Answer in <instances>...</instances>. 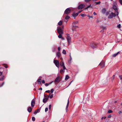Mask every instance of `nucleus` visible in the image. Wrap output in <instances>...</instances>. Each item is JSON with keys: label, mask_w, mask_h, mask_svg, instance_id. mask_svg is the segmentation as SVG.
I'll use <instances>...</instances> for the list:
<instances>
[{"label": "nucleus", "mask_w": 122, "mask_h": 122, "mask_svg": "<svg viewBox=\"0 0 122 122\" xmlns=\"http://www.w3.org/2000/svg\"><path fill=\"white\" fill-rule=\"evenodd\" d=\"M118 15V12H116L115 13L111 12V11L107 12L106 13V16L108 15V19H111L113 17L116 16V15Z\"/></svg>", "instance_id": "f257e3e1"}, {"label": "nucleus", "mask_w": 122, "mask_h": 122, "mask_svg": "<svg viewBox=\"0 0 122 122\" xmlns=\"http://www.w3.org/2000/svg\"><path fill=\"white\" fill-rule=\"evenodd\" d=\"M66 35L67 36L66 37V38L68 41V44L69 45L71 43V37L69 36V34H67Z\"/></svg>", "instance_id": "f03ea898"}, {"label": "nucleus", "mask_w": 122, "mask_h": 122, "mask_svg": "<svg viewBox=\"0 0 122 122\" xmlns=\"http://www.w3.org/2000/svg\"><path fill=\"white\" fill-rule=\"evenodd\" d=\"M57 31L58 33L59 34H63V29H62L60 27H58L57 29Z\"/></svg>", "instance_id": "7ed1b4c3"}, {"label": "nucleus", "mask_w": 122, "mask_h": 122, "mask_svg": "<svg viewBox=\"0 0 122 122\" xmlns=\"http://www.w3.org/2000/svg\"><path fill=\"white\" fill-rule=\"evenodd\" d=\"M78 13L77 12H76L75 11H73L72 13V15L74 17V19H76V17L78 15Z\"/></svg>", "instance_id": "20e7f679"}, {"label": "nucleus", "mask_w": 122, "mask_h": 122, "mask_svg": "<svg viewBox=\"0 0 122 122\" xmlns=\"http://www.w3.org/2000/svg\"><path fill=\"white\" fill-rule=\"evenodd\" d=\"M54 62L56 65V66L58 68L59 66V62L58 61L54 60Z\"/></svg>", "instance_id": "39448f33"}, {"label": "nucleus", "mask_w": 122, "mask_h": 122, "mask_svg": "<svg viewBox=\"0 0 122 122\" xmlns=\"http://www.w3.org/2000/svg\"><path fill=\"white\" fill-rule=\"evenodd\" d=\"M71 11V10L69 8H67L65 11L64 13L67 14L70 12Z\"/></svg>", "instance_id": "423d86ee"}, {"label": "nucleus", "mask_w": 122, "mask_h": 122, "mask_svg": "<svg viewBox=\"0 0 122 122\" xmlns=\"http://www.w3.org/2000/svg\"><path fill=\"white\" fill-rule=\"evenodd\" d=\"M61 78L59 76H58L55 79L54 81L55 82H58L60 81H61Z\"/></svg>", "instance_id": "0eeeda50"}, {"label": "nucleus", "mask_w": 122, "mask_h": 122, "mask_svg": "<svg viewBox=\"0 0 122 122\" xmlns=\"http://www.w3.org/2000/svg\"><path fill=\"white\" fill-rule=\"evenodd\" d=\"M91 47L93 49L96 48L97 47V45L95 43H93L91 45Z\"/></svg>", "instance_id": "6e6552de"}, {"label": "nucleus", "mask_w": 122, "mask_h": 122, "mask_svg": "<svg viewBox=\"0 0 122 122\" xmlns=\"http://www.w3.org/2000/svg\"><path fill=\"white\" fill-rule=\"evenodd\" d=\"M35 101L34 100H32V101H31V106L32 107H33L35 105Z\"/></svg>", "instance_id": "1a4fd4ad"}, {"label": "nucleus", "mask_w": 122, "mask_h": 122, "mask_svg": "<svg viewBox=\"0 0 122 122\" xmlns=\"http://www.w3.org/2000/svg\"><path fill=\"white\" fill-rule=\"evenodd\" d=\"M99 65L102 68L103 67L105 66V64L104 62H101L100 64Z\"/></svg>", "instance_id": "9d476101"}, {"label": "nucleus", "mask_w": 122, "mask_h": 122, "mask_svg": "<svg viewBox=\"0 0 122 122\" xmlns=\"http://www.w3.org/2000/svg\"><path fill=\"white\" fill-rule=\"evenodd\" d=\"M85 7V4H81L79 5L78 8H84Z\"/></svg>", "instance_id": "9b49d317"}, {"label": "nucleus", "mask_w": 122, "mask_h": 122, "mask_svg": "<svg viewBox=\"0 0 122 122\" xmlns=\"http://www.w3.org/2000/svg\"><path fill=\"white\" fill-rule=\"evenodd\" d=\"M56 55L58 58H59L61 56L60 52H57L56 53Z\"/></svg>", "instance_id": "f8f14e48"}, {"label": "nucleus", "mask_w": 122, "mask_h": 122, "mask_svg": "<svg viewBox=\"0 0 122 122\" xmlns=\"http://www.w3.org/2000/svg\"><path fill=\"white\" fill-rule=\"evenodd\" d=\"M48 100V98L47 97H46L44 98L43 100V102L44 103L45 102L47 101Z\"/></svg>", "instance_id": "ddd939ff"}, {"label": "nucleus", "mask_w": 122, "mask_h": 122, "mask_svg": "<svg viewBox=\"0 0 122 122\" xmlns=\"http://www.w3.org/2000/svg\"><path fill=\"white\" fill-rule=\"evenodd\" d=\"M78 9L79 10H79L78 11H78L77 12L78 13V14L81 12L83 11V10H82V8H78Z\"/></svg>", "instance_id": "4468645a"}, {"label": "nucleus", "mask_w": 122, "mask_h": 122, "mask_svg": "<svg viewBox=\"0 0 122 122\" xmlns=\"http://www.w3.org/2000/svg\"><path fill=\"white\" fill-rule=\"evenodd\" d=\"M28 111L30 113V112L32 111V109L31 107H30L28 108L27 109Z\"/></svg>", "instance_id": "2eb2a0df"}, {"label": "nucleus", "mask_w": 122, "mask_h": 122, "mask_svg": "<svg viewBox=\"0 0 122 122\" xmlns=\"http://www.w3.org/2000/svg\"><path fill=\"white\" fill-rule=\"evenodd\" d=\"M119 53V52H118L117 53L113 54L112 55V57H115Z\"/></svg>", "instance_id": "dca6fc26"}, {"label": "nucleus", "mask_w": 122, "mask_h": 122, "mask_svg": "<svg viewBox=\"0 0 122 122\" xmlns=\"http://www.w3.org/2000/svg\"><path fill=\"white\" fill-rule=\"evenodd\" d=\"M60 64L61 66H62L64 65V62L62 61H61L60 63Z\"/></svg>", "instance_id": "f3484780"}, {"label": "nucleus", "mask_w": 122, "mask_h": 122, "mask_svg": "<svg viewBox=\"0 0 122 122\" xmlns=\"http://www.w3.org/2000/svg\"><path fill=\"white\" fill-rule=\"evenodd\" d=\"M102 28V30H101V32H103V30H106V27H101Z\"/></svg>", "instance_id": "a211bd4d"}, {"label": "nucleus", "mask_w": 122, "mask_h": 122, "mask_svg": "<svg viewBox=\"0 0 122 122\" xmlns=\"http://www.w3.org/2000/svg\"><path fill=\"white\" fill-rule=\"evenodd\" d=\"M41 79H39L37 80V81L38 82V84H41Z\"/></svg>", "instance_id": "6ab92c4d"}, {"label": "nucleus", "mask_w": 122, "mask_h": 122, "mask_svg": "<svg viewBox=\"0 0 122 122\" xmlns=\"http://www.w3.org/2000/svg\"><path fill=\"white\" fill-rule=\"evenodd\" d=\"M106 11V10L105 9V8H103L102 11V13H103V14H104L105 13V12Z\"/></svg>", "instance_id": "aec40b11"}, {"label": "nucleus", "mask_w": 122, "mask_h": 122, "mask_svg": "<svg viewBox=\"0 0 122 122\" xmlns=\"http://www.w3.org/2000/svg\"><path fill=\"white\" fill-rule=\"evenodd\" d=\"M62 21H60L58 23V24L59 25H62Z\"/></svg>", "instance_id": "412c9836"}, {"label": "nucleus", "mask_w": 122, "mask_h": 122, "mask_svg": "<svg viewBox=\"0 0 122 122\" xmlns=\"http://www.w3.org/2000/svg\"><path fill=\"white\" fill-rule=\"evenodd\" d=\"M52 82L53 81H52V82H50L49 83H46L45 84V85L46 86H48L49 85L51 84Z\"/></svg>", "instance_id": "4be33fe9"}, {"label": "nucleus", "mask_w": 122, "mask_h": 122, "mask_svg": "<svg viewBox=\"0 0 122 122\" xmlns=\"http://www.w3.org/2000/svg\"><path fill=\"white\" fill-rule=\"evenodd\" d=\"M69 100H68V102H67V105H66V111H67V108H68V105H69Z\"/></svg>", "instance_id": "5701e85b"}, {"label": "nucleus", "mask_w": 122, "mask_h": 122, "mask_svg": "<svg viewBox=\"0 0 122 122\" xmlns=\"http://www.w3.org/2000/svg\"><path fill=\"white\" fill-rule=\"evenodd\" d=\"M69 78V76L68 75H67L66 76L65 80H67Z\"/></svg>", "instance_id": "b1692460"}, {"label": "nucleus", "mask_w": 122, "mask_h": 122, "mask_svg": "<svg viewBox=\"0 0 122 122\" xmlns=\"http://www.w3.org/2000/svg\"><path fill=\"white\" fill-rule=\"evenodd\" d=\"M62 53L64 54H66V51L65 50H63L62 51Z\"/></svg>", "instance_id": "393cba45"}, {"label": "nucleus", "mask_w": 122, "mask_h": 122, "mask_svg": "<svg viewBox=\"0 0 122 122\" xmlns=\"http://www.w3.org/2000/svg\"><path fill=\"white\" fill-rule=\"evenodd\" d=\"M64 70L63 69H61V70L60 71V72L62 74L63 73H64Z\"/></svg>", "instance_id": "a878e982"}, {"label": "nucleus", "mask_w": 122, "mask_h": 122, "mask_svg": "<svg viewBox=\"0 0 122 122\" xmlns=\"http://www.w3.org/2000/svg\"><path fill=\"white\" fill-rule=\"evenodd\" d=\"M62 34H59V35L58 36V37L59 38H61V37H62L61 35Z\"/></svg>", "instance_id": "bb28decb"}, {"label": "nucleus", "mask_w": 122, "mask_h": 122, "mask_svg": "<svg viewBox=\"0 0 122 122\" xmlns=\"http://www.w3.org/2000/svg\"><path fill=\"white\" fill-rule=\"evenodd\" d=\"M112 111L111 110H109L108 112V113H112Z\"/></svg>", "instance_id": "cd10ccee"}, {"label": "nucleus", "mask_w": 122, "mask_h": 122, "mask_svg": "<svg viewBox=\"0 0 122 122\" xmlns=\"http://www.w3.org/2000/svg\"><path fill=\"white\" fill-rule=\"evenodd\" d=\"M78 21H76V22H73V24L74 25H76L78 24Z\"/></svg>", "instance_id": "c85d7f7f"}, {"label": "nucleus", "mask_w": 122, "mask_h": 122, "mask_svg": "<svg viewBox=\"0 0 122 122\" xmlns=\"http://www.w3.org/2000/svg\"><path fill=\"white\" fill-rule=\"evenodd\" d=\"M70 18V17L68 16H66L65 18V19H66V20H68V19H69Z\"/></svg>", "instance_id": "c756f323"}, {"label": "nucleus", "mask_w": 122, "mask_h": 122, "mask_svg": "<svg viewBox=\"0 0 122 122\" xmlns=\"http://www.w3.org/2000/svg\"><path fill=\"white\" fill-rule=\"evenodd\" d=\"M32 120L33 121H34L35 120V117H32Z\"/></svg>", "instance_id": "7c9ffc66"}, {"label": "nucleus", "mask_w": 122, "mask_h": 122, "mask_svg": "<svg viewBox=\"0 0 122 122\" xmlns=\"http://www.w3.org/2000/svg\"><path fill=\"white\" fill-rule=\"evenodd\" d=\"M120 79L122 81V75H120L119 76Z\"/></svg>", "instance_id": "2f4dec72"}, {"label": "nucleus", "mask_w": 122, "mask_h": 122, "mask_svg": "<svg viewBox=\"0 0 122 122\" xmlns=\"http://www.w3.org/2000/svg\"><path fill=\"white\" fill-rule=\"evenodd\" d=\"M81 15L82 16V17H84L86 16V15L84 14H81Z\"/></svg>", "instance_id": "473e14b6"}, {"label": "nucleus", "mask_w": 122, "mask_h": 122, "mask_svg": "<svg viewBox=\"0 0 122 122\" xmlns=\"http://www.w3.org/2000/svg\"><path fill=\"white\" fill-rule=\"evenodd\" d=\"M4 84V82H3L2 83V84H0V87H1Z\"/></svg>", "instance_id": "72a5a7b5"}, {"label": "nucleus", "mask_w": 122, "mask_h": 122, "mask_svg": "<svg viewBox=\"0 0 122 122\" xmlns=\"http://www.w3.org/2000/svg\"><path fill=\"white\" fill-rule=\"evenodd\" d=\"M4 76H3L1 78H0V81H3V80L4 79Z\"/></svg>", "instance_id": "f704fd0d"}, {"label": "nucleus", "mask_w": 122, "mask_h": 122, "mask_svg": "<svg viewBox=\"0 0 122 122\" xmlns=\"http://www.w3.org/2000/svg\"><path fill=\"white\" fill-rule=\"evenodd\" d=\"M117 27L118 28H120L121 27V25L120 24H119L117 25Z\"/></svg>", "instance_id": "c9c22d12"}, {"label": "nucleus", "mask_w": 122, "mask_h": 122, "mask_svg": "<svg viewBox=\"0 0 122 122\" xmlns=\"http://www.w3.org/2000/svg\"><path fill=\"white\" fill-rule=\"evenodd\" d=\"M54 91V90L53 89H51V92L52 93Z\"/></svg>", "instance_id": "e433bc0d"}, {"label": "nucleus", "mask_w": 122, "mask_h": 122, "mask_svg": "<svg viewBox=\"0 0 122 122\" xmlns=\"http://www.w3.org/2000/svg\"><path fill=\"white\" fill-rule=\"evenodd\" d=\"M63 66V70H64L66 69V68L65 65L63 66Z\"/></svg>", "instance_id": "4c0bfd02"}, {"label": "nucleus", "mask_w": 122, "mask_h": 122, "mask_svg": "<svg viewBox=\"0 0 122 122\" xmlns=\"http://www.w3.org/2000/svg\"><path fill=\"white\" fill-rule=\"evenodd\" d=\"M51 105H49V109L50 110H51Z\"/></svg>", "instance_id": "58836bf2"}, {"label": "nucleus", "mask_w": 122, "mask_h": 122, "mask_svg": "<svg viewBox=\"0 0 122 122\" xmlns=\"http://www.w3.org/2000/svg\"><path fill=\"white\" fill-rule=\"evenodd\" d=\"M48 110V108H46L45 109V112H47Z\"/></svg>", "instance_id": "ea45409f"}, {"label": "nucleus", "mask_w": 122, "mask_h": 122, "mask_svg": "<svg viewBox=\"0 0 122 122\" xmlns=\"http://www.w3.org/2000/svg\"><path fill=\"white\" fill-rule=\"evenodd\" d=\"M46 92V93H50V91L49 90L46 91L45 92Z\"/></svg>", "instance_id": "a19ab883"}, {"label": "nucleus", "mask_w": 122, "mask_h": 122, "mask_svg": "<svg viewBox=\"0 0 122 122\" xmlns=\"http://www.w3.org/2000/svg\"><path fill=\"white\" fill-rule=\"evenodd\" d=\"M117 6L116 5H114L113 6L112 8H117Z\"/></svg>", "instance_id": "79ce46f5"}, {"label": "nucleus", "mask_w": 122, "mask_h": 122, "mask_svg": "<svg viewBox=\"0 0 122 122\" xmlns=\"http://www.w3.org/2000/svg\"><path fill=\"white\" fill-rule=\"evenodd\" d=\"M100 2H96V5L99 4H100Z\"/></svg>", "instance_id": "37998d69"}, {"label": "nucleus", "mask_w": 122, "mask_h": 122, "mask_svg": "<svg viewBox=\"0 0 122 122\" xmlns=\"http://www.w3.org/2000/svg\"><path fill=\"white\" fill-rule=\"evenodd\" d=\"M38 111V110H36V111H35L34 112V113L35 114V113H37Z\"/></svg>", "instance_id": "c03bdc74"}, {"label": "nucleus", "mask_w": 122, "mask_h": 122, "mask_svg": "<svg viewBox=\"0 0 122 122\" xmlns=\"http://www.w3.org/2000/svg\"><path fill=\"white\" fill-rule=\"evenodd\" d=\"M88 16L89 17V19H90V18H93L92 16H90V15H88Z\"/></svg>", "instance_id": "a18cd8bd"}, {"label": "nucleus", "mask_w": 122, "mask_h": 122, "mask_svg": "<svg viewBox=\"0 0 122 122\" xmlns=\"http://www.w3.org/2000/svg\"><path fill=\"white\" fill-rule=\"evenodd\" d=\"M112 117V115H109L108 116V118H110Z\"/></svg>", "instance_id": "49530a36"}, {"label": "nucleus", "mask_w": 122, "mask_h": 122, "mask_svg": "<svg viewBox=\"0 0 122 122\" xmlns=\"http://www.w3.org/2000/svg\"><path fill=\"white\" fill-rule=\"evenodd\" d=\"M53 94H51L50 97V98H52L53 97Z\"/></svg>", "instance_id": "de8ad7c7"}, {"label": "nucleus", "mask_w": 122, "mask_h": 122, "mask_svg": "<svg viewBox=\"0 0 122 122\" xmlns=\"http://www.w3.org/2000/svg\"><path fill=\"white\" fill-rule=\"evenodd\" d=\"M78 27L76 26H73V27L74 28H76Z\"/></svg>", "instance_id": "09e8293b"}, {"label": "nucleus", "mask_w": 122, "mask_h": 122, "mask_svg": "<svg viewBox=\"0 0 122 122\" xmlns=\"http://www.w3.org/2000/svg\"><path fill=\"white\" fill-rule=\"evenodd\" d=\"M42 83L43 84H44V83H45V81L44 80H43L42 81Z\"/></svg>", "instance_id": "8fccbe9b"}, {"label": "nucleus", "mask_w": 122, "mask_h": 122, "mask_svg": "<svg viewBox=\"0 0 122 122\" xmlns=\"http://www.w3.org/2000/svg\"><path fill=\"white\" fill-rule=\"evenodd\" d=\"M58 49L59 51H60L61 50V48L60 47H58Z\"/></svg>", "instance_id": "3c124183"}, {"label": "nucleus", "mask_w": 122, "mask_h": 122, "mask_svg": "<svg viewBox=\"0 0 122 122\" xmlns=\"http://www.w3.org/2000/svg\"><path fill=\"white\" fill-rule=\"evenodd\" d=\"M121 4H122V0H119Z\"/></svg>", "instance_id": "603ef678"}, {"label": "nucleus", "mask_w": 122, "mask_h": 122, "mask_svg": "<svg viewBox=\"0 0 122 122\" xmlns=\"http://www.w3.org/2000/svg\"><path fill=\"white\" fill-rule=\"evenodd\" d=\"M77 36V34H75L74 35V37L75 38L76 37V36Z\"/></svg>", "instance_id": "864d4df0"}, {"label": "nucleus", "mask_w": 122, "mask_h": 122, "mask_svg": "<svg viewBox=\"0 0 122 122\" xmlns=\"http://www.w3.org/2000/svg\"><path fill=\"white\" fill-rule=\"evenodd\" d=\"M91 6V5H89L86 8H90Z\"/></svg>", "instance_id": "5fc2aeb1"}, {"label": "nucleus", "mask_w": 122, "mask_h": 122, "mask_svg": "<svg viewBox=\"0 0 122 122\" xmlns=\"http://www.w3.org/2000/svg\"><path fill=\"white\" fill-rule=\"evenodd\" d=\"M85 1L86 2L90 1L91 0H85Z\"/></svg>", "instance_id": "6e6d98bb"}, {"label": "nucleus", "mask_w": 122, "mask_h": 122, "mask_svg": "<svg viewBox=\"0 0 122 122\" xmlns=\"http://www.w3.org/2000/svg\"><path fill=\"white\" fill-rule=\"evenodd\" d=\"M113 8L114 9V10H117V9H118V8Z\"/></svg>", "instance_id": "4d7b16f0"}, {"label": "nucleus", "mask_w": 122, "mask_h": 122, "mask_svg": "<svg viewBox=\"0 0 122 122\" xmlns=\"http://www.w3.org/2000/svg\"><path fill=\"white\" fill-rule=\"evenodd\" d=\"M93 14L94 15H97V14L95 12H94Z\"/></svg>", "instance_id": "13d9d810"}, {"label": "nucleus", "mask_w": 122, "mask_h": 122, "mask_svg": "<svg viewBox=\"0 0 122 122\" xmlns=\"http://www.w3.org/2000/svg\"><path fill=\"white\" fill-rule=\"evenodd\" d=\"M2 74V72L0 71V76H1Z\"/></svg>", "instance_id": "bf43d9fd"}, {"label": "nucleus", "mask_w": 122, "mask_h": 122, "mask_svg": "<svg viewBox=\"0 0 122 122\" xmlns=\"http://www.w3.org/2000/svg\"><path fill=\"white\" fill-rule=\"evenodd\" d=\"M121 113H122V112L121 111H120L119 112V114Z\"/></svg>", "instance_id": "052dcab7"}, {"label": "nucleus", "mask_w": 122, "mask_h": 122, "mask_svg": "<svg viewBox=\"0 0 122 122\" xmlns=\"http://www.w3.org/2000/svg\"><path fill=\"white\" fill-rule=\"evenodd\" d=\"M5 67L6 68H7L8 66H7L6 65V66H5Z\"/></svg>", "instance_id": "680f3d73"}, {"label": "nucleus", "mask_w": 122, "mask_h": 122, "mask_svg": "<svg viewBox=\"0 0 122 122\" xmlns=\"http://www.w3.org/2000/svg\"><path fill=\"white\" fill-rule=\"evenodd\" d=\"M114 77H115V75H113L112 77L113 79L114 78Z\"/></svg>", "instance_id": "e2e57ef3"}, {"label": "nucleus", "mask_w": 122, "mask_h": 122, "mask_svg": "<svg viewBox=\"0 0 122 122\" xmlns=\"http://www.w3.org/2000/svg\"><path fill=\"white\" fill-rule=\"evenodd\" d=\"M70 59H71V56L70 54Z\"/></svg>", "instance_id": "0e129e2a"}, {"label": "nucleus", "mask_w": 122, "mask_h": 122, "mask_svg": "<svg viewBox=\"0 0 122 122\" xmlns=\"http://www.w3.org/2000/svg\"><path fill=\"white\" fill-rule=\"evenodd\" d=\"M40 89V90H42V88H40V89Z\"/></svg>", "instance_id": "69168bd1"}, {"label": "nucleus", "mask_w": 122, "mask_h": 122, "mask_svg": "<svg viewBox=\"0 0 122 122\" xmlns=\"http://www.w3.org/2000/svg\"><path fill=\"white\" fill-rule=\"evenodd\" d=\"M51 93H50L49 95L48 96V97H49V96L51 95Z\"/></svg>", "instance_id": "338daca9"}, {"label": "nucleus", "mask_w": 122, "mask_h": 122, "mask_svg": "<svg viewBox=\"0 0 122 122\" xmlns=\"http://www.w3.org/2000/svg\"><path fill=\"white\" fill-rule=\"evenodd\" d=\"M103 118V117H102V118L101 119H102Z\"/></svg>", "instance_id": "774afa93"}]
</instances>
